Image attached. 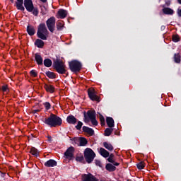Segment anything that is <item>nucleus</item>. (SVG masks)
Segmentation results:
<instances>
[{
	"instance_id": "nucleus-35",
	"label": "nucleus",
	"mask_w": 181,
	"mask_h": 181,
	"mask_svg": "<svg viewBox=\"0 0 181 181\" xmlns=\"http://www.w3.org/2000/svg\"><path fill=\"white\" fill-rule=\"evenodd\" d=\"M95 165L96 166H99V168H103V163L100 160H95Z\"/></svg>"
},
{
	"instance_id": "nucleus-34",
	"label": "nucleus",
	"mask_w": 181,
	"mask_h": 181,
	"mask_svg": "<svg viewBox=\"0 0 181 181\" xmlns=\"http://www.w3.org/2000/svg\"><path fill=\"white\" fill-rule=\"evenodd\" d=\"M137 168L139 170H142L144 168H145V165H144V163L141 162L140 163L137 164Z\"/></svg>"
},
{
	"instance_id": "nucleus-26",
	"label": "nucleus",
	"mask_w": 181,
	"mask_h": 181,
	"mask_svg": "<svg viewBox=\"0 0 181 181\" xmlns=\"http://www.w3.org/2000/svg\"><path fill=\"white\" fill-rule=\"evenodd\" d=\"M106 169L109 172H114V170H115L116 168H115V166H114V165L108 163L106 165Z\"/></svg>"
},
{
	"instance_id": "nucleus-24",
	"label": "nucleus",
	"mask_w": 181,
	"mask_h": 181,
	"mask_svg": "<svg viewBox=\"0 0 181 181\" xmlns=\"http://www.w3.org/2000/svg\"><path fill=\"white\" fill-rule=\"evenodd\" d=\"M163 12L165 15H173V10L170 8H164Z\"/></svg>"
},
{
	"instance_id": "nucleus-27",
	"label": "nucleus",
	"mask_w": 181,
	"mask_h": 181,
	"mask_svg": "<svg viewBox=\"0 0 181 181\" xmlns=\"http://www.w3.org/2000/svg\"><path fill=\"white\" fill-rule=\"evenodd\" d=\"M44 65L45 66V67H50L52 66V60H50V59H45Z\"/></svg>"
},
{
	"instance_id": "nucleus-19",
	"label": "nucleus",
	"mask_w": 181,
	"mask_h": 181,
	"mask_svg": "<svg viewBox=\"0 0 181 181\" xmlns=\"http://www.w3.org/2000/svg\"><path fill=\"white\" fill-rule=\"evenodd\" d=\"M83 132H86L89 135H94V130L91 128L83 126Z\"/></svg>"
},
{
	"instance_id": "nucleus-15",
	"label": "nucleus",
	"mask_w": 181,
	"mask_h": 181,
	"mask_svg": "<svg viewBox=\"0 0 181 181\" xmlns=\"http://www.w3.org/2000/svg\"><path fill=\"white\" fill-rule=\"evenodd\" d=\"M66 121L68 124H72L73 125H74V124L77 122V119L73 115H69L67 117Z\"/></svg>"
},
{
	"instance_id": "nucleus-2",
	"label": "nucleus",
	"mask_w": 181,
	"mask_h": 181,
	"mask_svg": "<svg viewBox=\"0 0 181 181\" xmlns=\"http://www.w3.org/2000/svg\"><path fill=\"white\" fill-rule=\"evenodd\" d=\"M37 37L42 40H47V35H49V31L46 28L45 23H41L39 25L37 32Z\"/></svg>"
},
{
	"instance_id": "nucleus-42",
	"label": "nucleus",
	"mask_w": 181,
	"mask_h": 181,
	"mask_svg": "<svg viewBox=\"0 0 181 181\" xmlns=\"http://www.w3.org/2000/svg\"><path fill=\"white\" fill-rule=\"evenodd\" d=\"M173 40L175 42H179V35H174L173 37Z\"/></svg>"
},
{
	"instance_id": "nucleus-8",
	"label": "nucleus",
	"mask_w": 181,
	"mask_h": 181,
	"mask_svg": "<svg viewBox=\"0 0 181 181\" xmlns=\"http://www.w3.org/2000/svg\"><path fill=\"white\" fill-rule=\"evenodd\" d=\"M73 144H76L78 146H86L87 145V139L84 138L74 137L72 140Z\"/></svg>"
},
{
	"instance_id": "nucleus-47",
	"label": "nucleus",
	"mask_w": 181,
	"mask_h": 181,
	"mask_svg": "<svg viewBox=\"0 0 181 181\" xmlns=\"http://www.w3.org/2000/svg\"><path fill=\"white\" fill-rule=\"evenodd\" d=\"M40 1H41V2H43L44 4L47 2V0H40Z\"/></svg>"
},
{
	"instance_id": "nucleus-25",
	"label": "nucleus",
	"mask_w": 181,
	"mask_h": 181,
	"mask_svg": "<svg viewBox=\"0 0 181 181\" xmlns=\"http://www.w3.org/2000/svg\"><path fill=\"white\" fill-rule=\"evenodd\" d=\"M103 146H105V149H107V151H114V147L111 144L104 142Z\"/></svg>"
},
{
	"instance_id": "nucleus-22",
	"label": "nucleus",
	"mask_w": 181,
	"mask_h": 181,
	"mask_svg": "<svg viewBox=\"0 0 181 181\" xmlns=\"http://www.w3.org/2000/svg\"><path fill=\"white\" fill-rule=\"evenodd\" d=\"M35 57L37 64H43V59L40 55L35 54Z\"/></svg>"
},
{
	"instance_id": "nucleus-5",
	"label": "nucleus",
	"mask_w": 181,
	"mask_h": 181,
	"mask_svg": "<svg viewBox=\"0 0 181 181\" xmlns=\"http://www.w3.org/2000/svg\"><path fill=\"white\" fill-rule=\"evenodd\" d=\"M84 156L86 162L91 163L94 160V158H95V153L91 148H87L85 149Z\"/></svg>"
},
{
	"instance_id": "nucleus-36",
	"label": "nucleus",
	"mask_w": 181,
	"mask_h": 181,
	"mask_svg": "<svg viewBox=\"0 0 181 181\" xmlns=\"http://www.w3.org/2000/svg\"><path fill=\"white\" fill-rule=\"evenodd\" d=\"M1 90L4 93H6V92L9 91V89L8 88V86H6V85L3 86L2 88H1Z\"/></svg>"
},
{
	"instance_id": "nucleus-29",
	"label": "nucleus",
	"mask_w": 181,
	"mask_h": 181,
	"mask_svg": "<svg viewBox=\"0 0 181 181\" xmlns=\"http://www.w3.org/2000/svg\"><path fill=\"white\" fill-rule=\"evenodd\" d=\"M46 76L49 77V78H56V75L53 72L47 71Z\"/></svg>"
},
{
	"instance_id": "nucleus-32",
	"label": "nucleus",
	"mask_w": 181,
	"mask_h": 181,
	"mask_svg": "<svg viewBox=\"0 0 181 181\" xmlns=\"http://www.w3.org/2000/svg\"><path fill=\"white\" fill-rule=\"evenodd\" d=\"M63 26H64V25H63V23H62V22H58L57 23V28L58 30H62Z\"/></svg>"
},
{
	"instance_id": "nucleus-9",
	"label": "nucleus",
	"mask_w": 181,
	"mask_h": 181,
	"mask_svg": "<svg viewBox=\"0 0 181 181\" xmlns=\"http://www.w3.org/2000/svg\"><path fill=\"white\" fill-rule=\"evenodd\" d=\"M82 181H99L93 174H84L82 175Z\"/></svg>"
},
{
	"instance_id": "nucleus-21",
	"label": "nucleus",
	"mask_w": 181,
	"mask_h": 181,
	"mask_svg": "<svg viewBox=\"0 0 181 181\" xmlns=\"http://www.w3.org/2000/svg\"><path fill=\"white\" fill-rule=\"evenodd\" d=\"M35 45L37 46V47L42 48L43 46H45V42H43L42 40L37 39L36 40Z\"/></svg>"
},
{
	"instance_id": "nucleus-49",
	"label": "nucleus",
	"mask_w": 181,
	"mask_h": 181,
	"mask_svg": "<svg viewBox=\"0 0 181 181\" xmlns=\"http://www.w3.org/2000/svg\"><path fill=\"white\" fill-rule=\"evenodd\" d=\"M178 3L181 5V0H178Z\"/></svg>"
},
{
	"instance_id": "nucleus-33",
	"label": "nucleus",
	"mask_w": 181,
	"mask_h": 181,
	"mask_svg": "<svg viewBox=\"0 0 181 181\" xmlns=\"http://www.w3.org/2000/svg\"><path fill=\"white\" fill-rule=\"evenodd\" d=\"M107 160L110 163H114V154H110L109 158H107Z\"/></svg>"
},
{
	"instance_id": "nucleus-44",
	"label": "nucleus",
	"mask_w": 181,
	"mask_h": 181,
	"mask_svg": "<svg viewBox=\"0 0 181 181\" xmlns=\"http://www.w3.org/2000/svg\"><path fill=\"white\" fill-rule=\"evenodd\" d=\"M84 159V158L83 156H81V157H76V160L78 161V162H81L83 161V160Z\"/></svg>"
},
{
	"instance_id": "nucleus-30",
	"label": "nucleus",
	"mask_w": 181,
	"mask_h": 181,
	"mask_svg": "<svg viewBox=\"0 0 181 181\" xmlns=\"http://www.w3.org/2000/svg\"><path fill=\"white\" fill-rule=\"evenodd\" d=\"M30 153L34 156H37L39 155V151L35 148H32L30 150Z\"/></svg>"
},
{
	"instance_id": "nucleus-6",
	"label": "nucleus",
	"mask_w": 181,
	"mask_h": 181,
	"mask_svg": "<svg viewBox=\"0 0 181 181\" xmlns=\"http://www.w3.org/2000/svg\"><path fill=\"white\" fill-rule=\"evenodd\" d=\"M46 23L49 32L53 33L54 32V28L56 26V18H54V17H51L47 21Z\"/></svg>"
},
{
	"instance_id": "nucleus-45",
	"label": "nucleus",
	"mask_w": 181,
	"mask_h": 181,
	"mask_svg": "<svg viewBox=\"0 0 181 181\" xmlns=\"http://www.w3.org/2000/svg\"><path fill=\"white\" fill-rule=\"evenodd\" d=\"M40 112V110L37 109V110H33V111H32V113H33V114H36V112Z\"/></svg>"
},
{
	"instance_id": "nucleus-1",
	"label": "nucleus",
	"mask_w": 181,
	"mask_h": 181,
	"mask_svg": "<svg viewBox=\"0 0 181 181\" xmlns=\"http://www.w3.org/2000/svg\"><path fill=\"white\" fill-rule=\"evenodd\" d=\"M44 122L49 127H57L60 125L62 122V118L57 117L55 115L52 114L48 118L44 119Z\"/></svg>"
},
{
	"instance_id": "nucleus-37",
	"label": "nucleus",
	"mask_w": 181,
	"mask_h": 181,
	"mask_svg": "<svg viewBox=\"0 0 181 181\" xmlns=\"http://www.w3.org/2000/svg\"><path fill=\"white\" fill-rule=\"evenodd\" d=\"M82 127H83V122H78V124L76 126V129H81Z\"/></svg>"
},
{
	"instance_id": "nucleus-50",
	"label": "nucleus",
	"mask_w": 181,
	"mask_h": 181,
	"mask_svg": "<svg viewBox=\"0 0 181 181\" xmlns=\"http://www.w3.org/2000/svg\"><path fill=\"white\" fill-rule=\"evenodd\" d=\"M11 1V2H13V0H10Z\"/></svg>"
},
{
	"instance_id": "nucleus-17",
	"label": "nucleus",
	"mask_w": 181,
	"mask_h": 181,
	"mask_svg": "<svg viewBox=\"0 0 181 181\" xmlns=\"http://www.w3.org/2000/svg\"><path fill=\"white\" fill-rule=\"evenodd\" d=\"M27 32L30 36H33L36 31L35 30V28L32 25H28L27 27Z\"/></svg>"
},
{
	"instance_id": "nucleus-11",
	"label": "nucleus",
	"mask_w": 181,
	"mask_h": 181,
	"mask_svg": "<svg viewBox=\"0 0 181 181\" xmlns=\"http://www.w3.org/2000/svg\"><path fill=\"white\" fill-rule=\"evenodd\" d=\"M74 152V148L70 147L64 153V156L66 158V159H69V160H71V159L74 158V155L73 154Z\"/></svg>"
},
{
	"instance_id": "nucleus-3",
	"label": "nucleus",
	"mask_w": 181,
	"mask_h": 181,
	"mask_svg": "<svg viewBox=\"0 0 181 181\" xmlns=\"http://www.w3.org/2000/svg\"><path fill=\"white\" fill-rule=\"evenodd\" d=\"M24 6L28 12H32L33 15L37 16L39 15V10L33 6L32 0H24Z\"/></svg>"
},
{
	"instance_id": "nucleus-39",
	"label": "nucleus",
	"mask_w": 181,
	"mask_h": 181,
	"mask_svg": "<svg viewBox=\"0 0 181 181\" xmlns=\"http://www.w3.org/2000/svg\"><path fill=\"white\" fill-rule=\"evenodd\" d=\"M93 125L97 126L98 125V122H97V119H95V117L94 119H90Z\"/></svg>"
},
{
	"instance_id": "nucleus-13",
	"label": "nucleus",
	"mask_w": 181,
	"mask_h": 181,
	"mask_svg": "<svg viewBox=\"0 0 181 181\" xmlns=\"http://www.w3.org/2000/svg\"><path fill=\"white\" fill-rule=\"evenodd\" d=\"M45 166H47V168H53L57 166V162L51 159L45 163Z\"/></svg>"
},
{
	"instance_id": "nucleus-20",
	"label": "nucleus",
	"mask_w": 181,
	"mask_h": 181,
	"mask_svg": "<svg viewBox=\"0 0 181 181\" xmlns=\"http://www.w3.org/2000/svg\"><path fill=\"white\" fill-rule=\"evenodd\" d=\"M88 118L91 119H94L95 118V111L94 110H88Z\"/></svg>"
},
{
	"instance_id": "nucleus-28",
	"label": "nucleus",
	"mask_w": 181,
	"mask_h": 181,
	"mask_svg": "<svg viewBox=\"0 0 181 181\" xmlns=\"http://www.w3.org/2000/svg\"><path fill=\"white\" fill-rule=\"evenodd\" d=\"M112 131H114L113 129L107 128V129L105 130V136H110V135H111V134L112 133Z\"/></svg>"
},
{
	"instance_id": "nucleus-48",
	"label": "nucleus",
	"mask_w": 181,
	"mask_h": 181,
	"mask_svg": "<svg viewBox=\"0 0 181 181\" xmlns=\"http://www.w3.org/2000/svg\"><path fill=\"white\" fill-rule=\"evenodd\" d=\"M118 165H119V163H115V166H118Z\"/></svg>"
},
{
	"instance_id": "nucleus-10",
	"label": "nucleus",
	"mask_w": 181,
	"mask_h": 181,
	"mask_svg": "<svg viewBox=\"0 0 181 181\" xmlns=\"http://www.w3.org/2000/svg\"><path fill=\"white\" fill-rule=\"evenodd\" d=\"M88 94L89 95V98H90L92 101H100V99L97 96V93H95V90L94 89H88Z\"/></svg>"
},
{
	"instance_id": "nucleus-16",
	"label": "nucleus",
	"mask_w": 181,
	"mask_h": 181,
	"mask_svg": "<svg viewBox=\"0 0 181 181\" xmlns=\"http://www.w3.org/2000/svg\"><path fill=\"white\" fill-rule=\"evenodd\" d=\"M99 153L101 155V156H103V158H108V156H110V153L104 148H100Z\"/></svg>"
},
{
	"instance_id": "nucleus-43",
	"label": "nucleus",
	"mask_w": 181,
	"mask_h": 181,
	"mask_svg": "<svg viewBox=\"0 0 181 181\" xmlns=\"http://www.w3.org/2000/svg\"><path fill=\"white\" fill-rule=\"evenodd\" d=\"M90 120L88 119V117H87V115L84 113V122H89Z\"/></svg>"
},
{
	"instance_id": "nucleus-38",
	"label": "nucleus",
	"mask_w": 181,
	"mask_h": 181,
	"mask_svg": "<svg viewBox=\"0 0 181 181\" xmlns=\"http://www.w3.org/2000/svg\"><path fill=\"white\" fill-rule=\"evenodd\" d=\"M44 105L46 108V110H50V103L49 102H46L44 103Z\"/></svg>"
},
{
	"instance_id": "nucleus-18",
	"label": "nucleus",
	"mask_w": 181,
	"mask_h": 181,
	"mask_svg": "<svg viewBox=\"0 0 181 181\" xmlns=\"http://www.w3.org/2000/svg\"><path fill=\"white\" fill-rule=\"evenodd\" d=\"M106 122L109 128H114V119L112 117H107Z\"/></svg>"
},
{
	"instance_id": "nucleus-41",
	"label": "nucleus",
	"mask_w": 181,
	"mask_h": 181,
	"mask_svg": "<svg viewBox=\"0 0 181 181\" xmlns=\"http://www.w3.org/2000/svg\"><path fill=\"white\" fill-rule=\"evenodd\" d=\"M30 75L33 76V77H36L37 76V73H36V71L35 70H32L30 71Z\"/></svg>"
},
{
	"instance_id": "nucleus-12",
	"label": "nucleus",
	"mask_w": 181,
	"mask_h": 181,
	"mask_svg": "<svg viewBox=\"0 0 181 181\" xmlns=\"http://www.w3.org/2000/svg\"><path fill=\"white\" fill-rule=\"evenodd\" d=\"M67 16V11L61 9L58 11V13L57 15V18L58 19H64Z\"/></svg>"
},
{
	"instance_id": "nucleus-23",
	"label": "nucleus",
	"mask_w": 181,
	"mask_h": 181,
	"mask_svg": "<svg viewBox=\"0 0 181 181\" xmlns=\"http://www.w3.org/2000/svg\"><path fill=\"white\" fill-rule=\"evenodd\" d=\"M45 88L48 93H54V88L52 85H45Z\"/></svg>"
},
{
	"instance_id": "nucleus-46",
	"label": "nucleus",
	"mask_w": 181,
	"mask_h": 181,
	"mask_svg": "<svg viewBox=\"0 0 181 181\" xmlns=\"http://www.w3.org/2000/svg\"><path fill=\"white\" fill-rule=\"evenodd\" d=\"M177 14H178V16L181 17V9L177 10Z\"/></svg>"
},
{
	"instance_id": "nucleus-7",
	"label": "nucleus",
	"mask_w": 181,
	"mask_h": 181,
	"mask_svg": "<svg viewBox=\"0 0 181 181\" xmlns=\"http://www.w3.org/2000/svg\"><path fill=\"white\" fill-rule=\"evenodd\" d=\"M69 67L72 71H80L81 70V63L78 61H72L69 62Z\"/></svg>"
},
{
	"instance_id": "nucleus-14",
	"label": "nucleus",
	"mask_w": 181,
	"mask_h": 181,
	"mask_svg": "<svg viewBox=\"0 0 181 181\" xmlns=\"http://www.w3.org/2000/svg\"><path fill=\"white\" fill-rule=\"evenodd\" d=\"M16 6L19 11H25V7H23V0H16Z\"/></svg>"
},
{
	"instance_id": "nucleus-4",
	"label": "nucleus",
	"mask_w": 181,
	"mask_h": 181,
	"mask_svg": "<svg viewBox=\"0 0 181 181\" xmlns=\"http://www.w3.org/2000/svg\"><path fill=\"white\" fill-rule=\"evenodd\" d=\"M54 67L59 74H64L66 73V66L59 59L54 60Z\"/></svg>"
},
{
	"instance_id": "nucleus-31",
	"label": "nucleus",
	"mask_w": 181,
	"mask_h": 181,
	"mask_svg": "<svg viewBox=\"0 0 181 181\" xmlns=\"http://www.w3.org/2000/svg\"><path fill=\"white\" fill-rule=\"evenodd\" d=\"M174 60L175 63H180V54H175Z\"/></svg>"
},
{
	"instance_id": "nucleus-40",
	"label": "nucleus",
	"mask_w": 181,
	"mask_h": 181,
	"mask_svg": "<svg viewBox=\"0 0 181 181\" xmlns=\"http://www.w3.org/2000/svg\"><path fill=\"white\" fill-rule=\"evenodd\" d=\"M99 115H100V119L101 124H104L105 122V119H104V116L102 115L101 114H100Z\"/></svg>"
}]
</instances>
